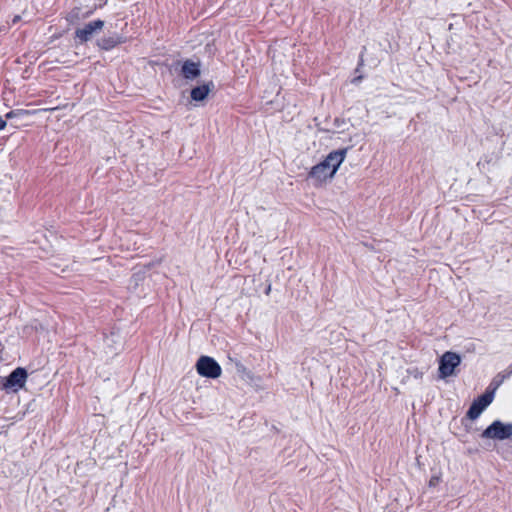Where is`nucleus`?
Wrapping results in <instances>:
<instances>
[{
  "label": "nucleus",
  "instance_id": "nucleus-3",
  "mask_svg": "<svg viewBox=\"0 0 512 512\" xmlns=\"http://www.w3.org/2000/svg\"><path fill=\"white\" fill-rule=\"evenodd\" d=\"M197 373L206 378L217 379L222 374L221 366L209 356H201L195 365Z\"/></svg>",
  "mask_w": 512,
  "mask_h": 512
},
{
  "label": "nucleus",
  "instance_id": "nucleus-4",
  "mask_svg": "<svg viewBox=\"0 0 512 512\" xmlns=\"http://www.w3.org/2000/svg\"><path fill=\"white\" fill-rule=\"evenodd\" d=\"M461 363V357L455 352H445L439 361V375L442 379L450 377L455 374V368Z\"/></svg>",
  "mask_w": 512,
  "mask_h": 512
},
{
  "label": "nucleus",
  "instance_id": "nucleus-1",
  "mask_svg": "<svg viewBox=\"0 0 512 512\" xmlns=\"http://www.w3.org/2000/svg\"><path fill=\"white\" fill-rule=\"evenodd\" d=\"M347 152L348 148L331 151L320 163L311 168L308 174L309 178L317 185L330 182L345 161Z\"/></svg>",
  "mask_w": 512,
  "mask_h": 512
},
{
  "label": "nucleus",
  "instance_id": "nucleus-13",
  "mask_svg": "<svg viewBox=\"0 0 512 512\" xmlns=\"http://www.w3.org/2000/svg\"><path fill=\"white\" fill-rule=\"evenodd\" d=\"M440 482V476H432L429 480V486L430 487H435L439 484Z\"/></svg>",
  "mask_w": 512,
  "mask_h": 512
},
{
  "label": "nucleus",
  "instance_id": "nucleus-12",
  "mask_svg": "<svg viewBox=\"0 0 512 512\" xmlns=\"http://www.w3.org/2000/svg\"><path fill=\"white\" fill-rule=\"evenodd\" d=\"M88 17V14H83L81 15V10L79 8L77 9H74L70 14H69V21L71 23H75L79 20H82V19H85Z\"/></svg>",
  "mask_w": 512,
  "mask_h": 512
},
{
  "label": "nucleus",
  "instance_id": "nucleus-6",
  "mask_svg": "<svg viewBox=\"0 0 512 512\" xmlns=\"http://www.w3.org/2000/svg\"><path fill=\"white\" fill-rule=\"evenodd\" d=\"M28 373L24 368H16L5 380L3 388L8 391L18 392L25 386Z\"/></svg>",
  "mask_w": 512,
  "mask_h": 512
},
{
  "label": "nucleus",
  "instance_id": "nucleus-2",
  "mask_svg": "<svg viewBox=\"0 0 512 512\" xmlns=\"http://www.w3.org/2000/svg\"><path fill=\"white\" fill-rule=\"evenodd\" d=\"M481 437L498 441L510 439L512 437V423L495 420L482 432Z\"/></svg>",
  "mask_w": 512,
  "mask_h": 512
},
{
  "label": "nucleus",
  "instance_id": "nucleus-8",
  "mask_svg": "<svg viewBox=\"0 0 512 512\" xmlns=\"http://www.w3.org/2000/svg\"><path fill=\"white\" fill-rule=\"evenodd\" d=\"M213 88L214 84L212 82L197 86L191 90V99L196 102H202L208 97Z\"/></svg>",
  "mask_w": 512,
  "mask_h": 512
},
{
  "label": "nucleus",
  "instance_id": "nucleus-14",
  "mask_svg": "<svg viewBox=\"0 0 512 512\" xmlns=\"http://www.w3.org/2000/svg\"><path fill=\"white\" fill-rule=\"evenodd\" d=\"M5 126H6V121H4V120L0 117V130H2Z\"/></svg>",
  "mask_w": 512,
  "mask_h": 512
},
{
  "label": "nucleus",
  "instance_id": "nucleus-10",
  "mask_svg": "<svg viewBox=\"0 0 512 512\" xmlns=\"http://www.w3.org/2000/svg\"><path fill=\"white\" fill-rule=\"evenodd\" d=\"M123 42H125V40L122 37H109L101 39L99 46L104 50H110Z\"/></svg>",
  "mask_w": 512,
  "mask_h": 512
},
{
  "label": "nucleus",
  "instance_id": "nucleus-9",
  "mask_svg": "<svg viewBox=\"0 0 512 512\" xmlns=\"http://www.w3.org/2000/svg\"><path fill=\"white\" fill-rule=\"evenodd\" d=\"M200 63L187 60L182 65V74L188 80H194L200 75Z\"/></svg>",
  "mask_w": 512,
  "mask_h": 512
},
{
  "label": "nucleus",
  "instance_id": "nucleus-11",
  "mask_svg": "<svg viewBox=\"0 0 512 512\" xmlns=\"http://www.w3.org/2000/svg\"><path fill=\"white\" fill-rule=\"evenodd\" d=\"M56 108H51V109H43L42 111H53L55 110ZM40 110H35V111H29V110H23V109H19V110H13V111H10L8 112L5 117L7 119H13V118H18V117H21V116H24V115H29V114H32V113H37L39 112Z\"/></svg>",
  "mask_w": 512,
  "mask_h": 512
},
{
  "label": "nucleus",
  "instance_id": "nucleus-5",
  "mask_svg": "<svg viewBox=\"0 0 512 512\" xmlns=\"http://www.w3.org/2000/svg\"><path fill=\"white\" fill-rule=\"evenodd\" d=\"M104 25L105 22L103 20L91 21L76 29L75 38L81 43L88 42L104 28Z\"/></svg>",
  "mask_w": 512,
  "mask_h": 512
},
{
  "label": "nucleus",
  "instance_id": "nucleus-7",
  "mask_svg": "<svg viewBox=\"0 0 512 512\" xmlns=\"http://www.w3.org/2000/svg\"><path fill=\"white\" fill-rule=\"evenodd\" d=\"M494 398L493 392H486L483 395L479 396L476 400L473 401L470 406L467 417L471 420L477 419L481 413L492 403Z\"/></svg>",
  "mask_w": 512,
  "mask_h": 512
}]
</instances>
